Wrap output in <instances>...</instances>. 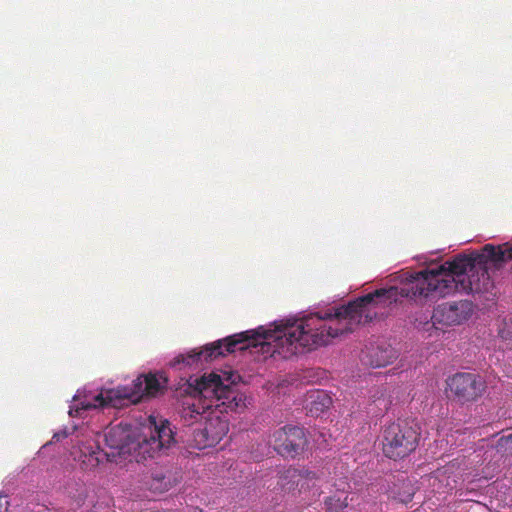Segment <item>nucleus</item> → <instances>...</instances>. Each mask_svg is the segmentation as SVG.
<instances>
[{
    "label": "nucleus",
    "mask_w": 512,
    "mask_h": 512,
    "mask_svg": "<svg viewBox=\"0 0 512 512\" xmlns=\"http://www.w3.org/2000/svg\"><path fill=\"white\" fill-rule=\"evenodd\" d=\"M398 357L397 351L390 345H377L365 353V362L373 368L391 364Z\"/></svg>",
    "instance_id": "obj_11"
},
{
    "label": "nucleus",
    "mask_w": 512,
    "mask_h": 512,
    "mask_svg": "<svg viewBox=\"0 0 512 512\" xmlns=\"http://www.w3.org/2000/svg\"><path fill=\"white\" fill-rule=\"evenodd\" d=\"M310 398H317L320 401L321 408H316V410L323 411L324 409L329 408L331 404V399L328 397L324 392L316 391L313 394L310 395Z\"/></svg>",
    "instance_id": "obj_17"
},
{
    "label": "nucleus",
    "mask_w": 512,
    "mask_h": 512,
    "mask_svg": "<svg viewBox=\"0 0 512 512\" xmlns=\"http://www.w3.org/2000/svg\"><path fill=\"white\" fill-rule=\"evenodd\" d=\"M106 445L112 450L104 452L95 442H87L80 447L82 462L90 468L99 465L103 457L107 461H115L116 456H134L139 462L147 458H154L165 452L174 443V433L167 420L160 424L156 418L149 417V425L137 436L131 429L121 424L110 428L105 433Z\"/></svg>",
    "instance_id": "obj_2"
},
{
    "label": "nucleus",
    "mask_w": 512,
    "mask_h": 512,
    "mask_svg": "<svg viewBox=\"0 0 512 512\" xmlns=\"http://www.w3.org/2000/svg\"><path fill=\"white\" fill-rule=\"evenodd\" d=\"M228 432V423L219 417L211 418L202 429L194 430L193 437L198 449L215 446Z\"/></svg>",
    "instance_id": "obj_10"
},
{
    "label": "nucleus",
    "mask_w": 512,
    "mask_h": 512,
    "mask_svg": "<svg viewBox=\"0 0 512 512\" xmlns=\"http://www.w3.org/2000/svg\"><path fill=\"white\" fill-rule=\"evenodd\" d=\"M446 384L454 398L461 403L476 401L486 389V384L479 375L468 372L454 374L447 379Z\"/></svg>",
    "instance_id": "obj_7"
},
{
    "label": "nucleus",
    "mask_w": 512,
    "mask_h": 512,
    "mask_svg": "<svg viewBox=\"0 0 512 512\" xmlns=\"http://www.w3.org/2000/svg\"><path fill=\"white\" fill-rule=\"evenodd\" d=\"M274 449L282 456L294 458L307 445L304 429L299 426L286 425L279 428L272 436Z\"/></svg>",
    "instance_id": "obj_8"
},
{
    "label": "nucleus",
    "mask_w": 512,
    "mask_h": 512,
    "mask_svg": "<svg viewBox=\"0 0 512 512\" xmlns=\"http://www.w3.org/2000/svg\"><path fill=\"white\" fill-rule=\"evenodd\" d=\"M244 400L245 398L243 394L238 392L237 397H235V400L231 403V405L228 406L227 409L231 411H237L238 409L243 408L245 406Z\"/></svg>",
    "instance_id": "obj_18"
},
{
    "label": "nucleus",
    "mask_w": 512,
    "mask_h": 512,
    "mask_svg": "<svg viewBox=\"0 0 512 512\" xmlns=\"http://www.w3.org/2000/svg\"><path fill=\"white\" fill-rule=\"evenodd\" d=\"M496 449L503 455H512V434L499 438Z\"/></svg>",
    "instance_id": "obj_15"
},
{
    "label": "nucleus",
    "mask_w": 512,
    "mask_h": 512,
    "mask_svg": "<svg viewBox=\"0 0 512 512\" xmlns=\"http://www.w3.org/2000/svg\"><path fill=\"white\" fill-rule=\"evenodd\" d=\"M185 392L193 397L202 396L211 400L215 399L216 406L228 408L239 391L234 386L224 384L218 374L210 373L200 378L193 379L190 377Z\"/></svg>",
    "instance_id": "obj_5"
},
{
    "label": "nucleus",
    "mask_w": 512,
    "mask_h": 512,
    "mask_svg": "<svg viewBox=\"0 0 512 512\" xmlns=\"http://www.w3.org/2000/svg\"><path fill=\"white\" fill-rule=\"evenodd\" d=\"M512 260V246L486 244L481 252L470 256L458 255L440 266L410 274L401 287L377 289L337 308L316 312V348L331 339L352 332L356 326L372 317L368 306L390 304L398 296L418 300L445 297L453 292L481 293L491 286L489 263L501 264Z\"/></svg>",
    "instance_id": "obj_1"
},
{
    "label": "nucleus",
    "mask_w": 512,
    "mask_h": 512,
    "mask_svg": "<svg viewBox=\"0 0 512 512\" xmlns=\"http://www.w3.org/2000/svg\"><path fill=\"white\" fill-rule=\"evenodd\" d=\"M168 379L162 373H148L139 375L131 387L119 386L114 389L102 390L92 400H84L80 403L82 410L92 408L114 407L119 408L127 403L136 404L144 396L153 397L163 392Z\"/></svg>",
    "instance_id": "obj_3"
},
{
    "label": "nucleus",
    "mask_w": 512,
    "mask_h": 512,
    "mask_svg": "<svg viewBox=\"0 0 512 512\" xmlns=\"http://www.w3.org/2000/svg\"><path fill=\"white\" fill-rule=\"evenodd\" d=\"M419 432L407 420H398L385 426L382 450L390 459H401L412 453L418 446Z\"/></svg>",
    "instance_id": "obj_4"
},
{
    "label": "nucleus",
    "mask_w": 512,
    "mask_h": 512,
    "mask_svg": "<svg viewBox=\"0 0 512 512\" xmlns=\"http://www.w3.org/2000/svg\"><path fill=\"white\" fill-rule=\"evenodd\" d=\"M333 495L325 500L327 512H339L348 506V495Z\"/></svg>",
    "instance_id": "obj_13"
},
{
    "label": "nucleus",
    "mask_w": 512,
    "mask_h": 512,
    "mask_svg": "<svg viewBox=\"0 0 512 512\" xmlns=\"http://www.w3.org/2000/svg\"><path fill=\"white\" fill-rule=\"evenodd\" d=\"M472 312V304L467 300L442 303L438 305L431 316L432 326L437 324L451 326L465 321Z\"/></svg>",
    "instance_id": "obj_9"
},
{
    "label": "nucleus",
    "mask_w": 512,
    "mask_h": 512,
    "mask_svg": "<svg viewBox=\"0 0 512 512\" xmlns=\"http://www.w3.org/2000/svg\"><path fill=\"white\" fill-rule=\"evenodd\" d=\"M170 482L166 481V477L163 474H155L152 477L150 488L160 493L165 492L169 489Z\"/></svg>",
    "instance_id": "obj_14"
},
{
    "label": "nucleus",
    "mask_w": 512,
    "mask_h": 512,
    "mask_svg": "<svg viewBox=\"0 0 512 512\" xmlns=\"http://www.w3.org/2000/svg\"><path fill=\"white\" fill-rule=\"evenodd\" d=\"M61 437H66V433L63 432V433H55L54 436H53V439H55L56 441H58Z\"/></svg>",
    "instance_id": "obj_19"
},
{
    "label": "nucleus",
    "mask_w": 512,
    "mask_h": 512,
    "mask_svg": "<svg viewBox=\"0 0 512 512\" xmlns=\"http://www.w3.org/2000/svg\"><path fill=\"white\" fill-rule=\"evenodd\" d=\"M84 500H85V498L80 497V498L77 500L76 506H77L78 508H79V507H81V506L83 505V503H84Z\"/></svg>",
    "instance_id": "obj_20"
},
{
    "label": "nucleus",
    "mask_w": 512,
    "mask_h": 512,
    "mask_svg": "<svg viewBox=\"0 0 512 512\" xmlns=\"http://www.w3.org/2000/svg\"><path fill=\"white\" fill-rule=\"evenodd\" d=\"M286 473V477L296 484L299 491L310 489L318 479L315 472L308 470L289 469Z\"/></svg>",
    "instance_id": "obj_12"
},
{
    "label": "nucleus",
    "mask_w": 512,
    "mask_h": 512,
    "mask_svg": "<svg viewBox=\"0 0 512 512\" xmlns=\"http://www.w3.org/2000/svg\"><path fill=\"white\" fill-rule=\"evenodd\" d=\"M200 408L196 407V405L188 404L187 407H183V410L181 412L182 418L187 422L188 424L192 423L194 419H197L198 416H200Z\"/></svg>",
    "instance_id": "obj_16"
},
{
    "label": "nucleus",
    "mask_w": 512,
    "mask_h": 512,
    "mask_svg": "<svg viewBox=\"0 0 512 512\" xmlns=\"http://www.w3.org/2000/svg\"><path fill=\"white\" fill-rule=\"evenodd\" d=\"M249 339L250 338L248 336V332H242L240 334L229 336L223 340H218L206 345L201 351L196 352L193 350L187 355H178L172 361L171 365L173 367H176L180 364L191 366L198 362L202 357L205 361H211L220 356L233 353L238 345H242L239 347L240 350H245L249 346V344H245V342H247Z\"/></svg>",
    "instance_id": "obj_6"
}]
</instances>
